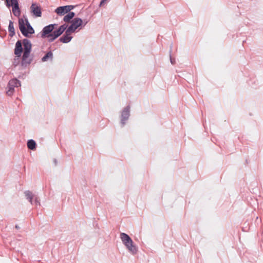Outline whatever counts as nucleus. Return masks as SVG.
<instances>
[{"mask_svg":"<svg viewBox=\"0 0 263 263\" xmlns=\"http://www.w3.org/2000/svg\"><path fill=\"white\" fill-rule=\"evenodd\" d=\"M120 238L128 251L132 254L137 253L138 249L130 237L126 233H121Z\"/></svg>","mask_w":263,"mask_h":263,"instance_id":"7ed1b4c3","label":"nucleus"},{"mask_svg":"<svg viewBox=\"0 0 263 263\" xmlns=\"http://www.w3.org/2000/svg\"><path fill=\"white\" fill-rule=\"evenodd\" d=\"M65 30V34L60 39V41L63 43L69 42L72 38V36L71 35L72 32L67 28H66Z\"/></svg>","mask_w":263,"mask_h":263,"instance_id":"9d476101","label":"nucleus"},{"mask_svg":"<svg viewBox=\"0 0 263 263\" xmlns=\"http://www.w3.org/2000/svg\"><path fill=\"white\" fill-rule=\"evenodd\" d=\"M31 12L35 17H41L42 15V11L41 7L35 3H33L31 7Z\"/></svg>","mask_w":263,"mask_h":263,"instance_id":"1a4fd4ad","label":"nucleus"},{"mask_svg":"<svg viewBox=\"0 0 263 263\" xmlns=\"http://www.w3.org/2000/svg\"><path fill=\"white\" fill-rule=\"evenodd\" d=\"M57 25V24H50L44 27L41 32V37L47 38L49 42H53L60 36L67 27V25L64 24L61 25L58 29L53 31Z\"/></svg>","mask_w":263,"mask_h":263,"instance_id":"f257e3e1","label":"nucleus"},{"mask_svg":"<svg viewBox=\"0 0 263 263\" xmlns=\"http://www.w3.org/2000/svg\"><path fill=\"white\" fill-rule=\"evenodd\" d=\"M170 61H171V62L172 64H174L175 63V61L174 59L172 58L171 57L170 58Z\"/></svg>","mask_w":263,"mask_h":263,"instance_id":"aec40b11","label":"nucleus"},{"mask_svg":"<svg viewBox=\"0 0 263 263\" xmlns=\"http://www.w3.org/2000/svg\"><path fill=\"white\" fill-rule=\"evenodd\" d=\"M83 26H84L88 23V21L84 20V21H83Z\"/></svg>","mask_w":263,"mask_h":263,"instance_id":"6ab92c4d","label":"nucleus"},{"mask_svg":"<svg viewBox=\"0 0 263 263\" xmlns=\"http://www.w3.org/2000/svg\"><path fill=\"white\" fill-rule=\"evenodd\" d=\"M74 15L75 13L73 12L69 11L64 16L63 21L65 22H69Z\"/></svg>","mask_w":263,"mask_h":263,"instance_id":"ddd939ff","label":"nucleus"},{"mask_svg":"<svg viewBox=\"0 0 263 263\" xmlns=\"http://www.w3.org/2000/svg\"><path fill=\"white\" fill-rule=\"evenodd\" d=\"M8 30L9 32V35L11 37H12L15 35V29L14 27V25L13 22L11 21H9Z\"/></svg>","mask_w":263,"mask_h":263,"instance_id":"4468645a","label":"nucleus"},{"mask_svg":"<svg viewBox=\"0 0 263 263\" xmlns=\"http://www.w3.org/2000/svg\"><path fill=\"white\" fill-rule=\"evenodd\" d=\"M34 202L37 205H40V200H39V197H35V198H34Z\"/></svg>","mask_w":263,"mask_h":263,"instance_id":"a211bd4d","label":"nucleus"},{"mask_svg":"<svg viewBox=\"0 0 263 263\" xmlns=\"http://www.w3.org/2000/svg\"><path fill=\"white\" fill-rule=\"evenodd\" d=\"M21 86L20 82L16 79L11 80L8 83V90L7 91V94L8 96H11L14 91V88Z\"/></svg>","mask_w":263,"mask_h":263,"instance_id":"423d86ee","label":"nucleus"},{"mask_svg":"<svg viewBox=\"0 0 263 263\" xmlns=\"http://www.w3.org/2000/svg\"><path fill=\"white\" fill-rule=\"evenodd\" d=\"M52 58L53 54L51 51H49L42 58V61L43 62H45L48 61L49 59L52 60Z\"/></svg>","mask_w":263,"mask_h":263,"instance_id":"dca6fc26","label":"nucleus"},{"mask_svg":"<svg viewBox=\"0 0 263 263\" xmlns=\"http://www.w3.org/2000/svg\"><path fill=\"white\" fill-rule=\"evenodd\" d=\"M23 44L24 45V53L22 58V62L23 64H29L30 61L28 60V58L31 51V44L30 42L27 39L23 40Z\"/></svg>","mask_w":263,"mask_h":263,"instance_id":"20e7f679","label":"nucleus"},{"mask_svg":"<svg viewBox=\"0 0 263 263\" xmlns=\"http://www.w3.org/2000/svg\"><path fill=\"white\" fill-rule=\"evenodd\" d=\"M6 6L8 7H12V12L14 16L18 17L21 14V10L19 8L17 0H5Z\"/></svg>","mask_w":263,"mask_h":263,"instance_id":"39448f33","label":"nucleus"},{"mask_svg":"<svg viewBox=\"0 0 263 263\" xmlns=\"http://www.w3.org/2000/svg\"><path fill=\"white\" fill-rule=\"evenodd\" d=\"M83 20L79 17H76L71 21V25L67 28L71 32H74L79 27L83 25Z\"/></svg>","mask_w":263,"mask_h":263,"instance_id":"0eeeda50","label":"nucleus"},{"mask_svg":"<svg viewBox=\"0 0 263 263\" xmlns=\"http://www.w3.org/2000/svg\"><path fill=\"white\" fill-rule=\"evenodd\" d=\"M73 8L74 7L71 5L61 6L58 7L55 10V12H56L59 15H64L70 11L72 9H73Z\"/></svg>","mask_w":263,"mask_h":263,"instance_id":"6e6552de","label":"nucleus"},{"mask_svg":"<svg viewBox=\"0 0 263 263\" xmlns=\"http://www.w3.org/2000/svg\"><path fill=\"white\" fill-rule=\"evenodd\" d=\"M129 116V106L125 107L121 114V123L122 125H124L125 121L128 119Z\"/></svg>","mask_w":263,"mask_h":263,"instance_id":"9b49d317","label":"nucleus"},{"mask_svg":"<svg viewBox=\"0 0 263 263\" xmlns=\"http://www.w3.org/2000/svg\"><path fill=\"white\" fill-rule=\"evenodd\" d=\"M22 43L20 41H18L15 44L14 53L17 57H20L22 53Z\"/></svg>","mask_w":263,"mask_h":263,"instance_id":"f8f14e48","label":"nucleus"},{"mask_svg":"<svg viewBox=\"0 0 263 263\" xmlns=\"http://www.w3.org/2000/svg\"><path fill=\"white\" fill-rule=\"evenodd\" d=\"M18 27L22 34L26 37H29L34 32L33 28L27 18H19Z\"/></svg>","mask_w":263,"mask_h":263,"instance_id":"f03ea898","label":"nucleus"},{"mask_svg":"<svg viewBox=\"0 0 263 263\" xmlns=\"http://www.w3.org/2000/svg\"><path fill=\"white\" fill-rule=\"evenodd\" d=\"M24 194H25L27 199H28L29 202L31 204H33L32 199L34 197V195L33 194V193L29 191H26L24 192Z\"/></svg>","mask_w":263,"mask_h":263,"instance_id":"2eb2a0df","label":"nucleus"},{"mask_svg":"<svg viewBox=\"0 0 263 263\" xmlns=\"http://www.w3.org/2000/svg\"><path fill=\"white\" fill-rule=\"evenodd\" d=\"M36 143L33 140H29L27 142V146L30 149H34L35 148Z\"/></svg>","mask_w":263,"mask_h":263,"instance_id":"f3484780","label":"nucleus"}]
</instances>
